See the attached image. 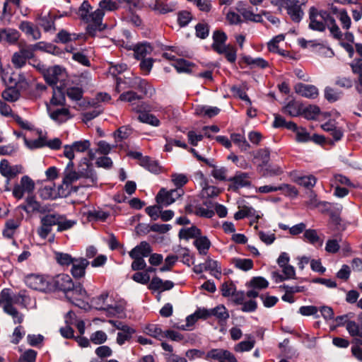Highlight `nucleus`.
<instances>
[{
  "label": "nucleus",
  "mask_w": 362,
  "mask_h": 362,
  "mask_svg": "<svg viewBox=\"0 0 362 362\" xmlns=\"http://www.w3.org/2000/svg\"><path fill=\"white\" fill-rule=\"evenodd\" d=\"M201 235V230L193 226L189 228H183L179 231V237L182 239L197 238Z\"/></svg>",
  "instance_id": "38"
},
{
  "label": "nucleus",
  "mask_w": 362,
  "mask_h": 362,
  "mask_svg": "<svg viewBox=\"0 0 362 362\" xmlns=\"http://www.w3.org/2000/svg\"><path fill=\"white\" fill-rule=\"evenodd\" d=\"M41 226L37 229V234L42 239H46L52 231V227L55 226L52 214L43 216L40 220Z\"/></svg>",
  "instance_id": "15"
},
{
  "label": "nucleus",
  "mask_w": 362,
  "mask_h": 362,
  "mask_svg": "<svg viewBox=\"0 0 362 362\" xmlns=\"http://www.w3.org/2000/svg\"><path fill=\"white\" fill-rule=\"evenodd\" d=\"M151 7L153 10L162 14L171 12L174 10L173 6L166 4L160 1H156L155 3L151 5Z\"/></svg>",
  "instance_id": "53"
},
{
  "label": "nucleus",
  "mask_w": 362,
  "mask_h": 362,
  "mask_svg": "<svg viewBox=\"0 0 362 362\" xmlns=\"http://www.w3.org/2000/svg\"><path fill=\"white\" fill-rule=\"evenodd\" d=\"M86 214L87 216L88 219L90 221H98V220L104 221L107 218V216L109 215L108 213L105 212L100 209L90 210V211L86 212Z\"/></svg>",
  "instance_id": "50"
},
{
  "label": "nucleus",
  "mask_w": 362,
  "mask_h": 362,
  "mask_svg": "<svg viewBox=\"0 0 362 362\" xmlns=\"http://www.w3.org/2000/svg\"><path fill=\"white\" fill-rule=\"evenodd\" d=\"M134 56L137 59H144L153 51L151 46L148 43H142L136 45L134 47Z\"/></svg>",
  "instance_id": "35"
},
{
  "label": "nucleus",
  "mask_w": 362,
  "mask_h": 362,
  "mask_svg": "<svg viewBox=\"0 0 362 362\" xmlns=\"http://www.w3.org/2000/svg\"><path fill=\"white\" fill-rule=\"evenodd\" d=\"M132 129L127 126H123L119 128L117 132L114 133V136L117 141H122L127 139L132 134Z\"/></svg>",
  "instance_id": "63"
},
{
  "label": "nucleus",
  "mask_w": 362,
  "mask_h": 362,
  "mask_svg": "<svg viewBox=\"0 0 362 362\" xmlns=\"http://www.w3.org/2000/svg\"><path fill=\"white\" fill-rule=\"evenodd\" d=\"M139 112L138 119L142 122L150 124L153 127H158L160 125L159 119L153 115L149 114L146 112H142L136 110Z\"/></svg>",
  "instance_id": "37"
},
{
  "label": "nucleus",
  "mask_w": 362,
  "mask_h": 362,
  "mask_svg": "<svg viewBox=\"0 0 362 362\" xmlns=\"http://www.w3.org/2000/svg\"><path fill=\"white\" fill-rule=\"evenodd\" d=\"M55 19L56 16L52 15L50 12H48L45 14L39 15L36 18V21L43 28L45 32H54L56 30Z\"/></svg>",
  "instance_id": "16"
},
{
  "label": "nucleus",
  "mask_w": 362,
  "mask_h": 362,
  "mask_svg": "<svg viewBox=\"0 0 362 362\" xmlns=\"http://www.w3.org/2000/svg\"><path fill=\"white\" fill-rule=\"evenodd\" d=\"M22 166L19 165H10L8 161L6 159H3L0 163V173L5 177H6L5 190L9 191L8 185L10 182V179L16 177L18 173L22 171Z\"/></svg>",
  "instance_id": "8"
},
{
  "label": "nucleus",
  "mask_w": 362,
  "mask_h": 362,
  "mask_svg": "<svg viewBox=\"0 0 362 362\" xmlns=\"http://www.w3.org/2000/svg\"><path fill=\"white\" fill-rule=\"evenodd\" d=\"M215 205H187L185 211L198 216L210 218L214 216Z\"/></svg>",
  "instance_id": "12"
},
{
  "label": "nucleus",
  "mask_w": 362,
  "mask_h": 362,
  "mask_svg": "<svg viewBox=\"0 0 362 362\" xmlns=\"http://www.w3.org/2000/svg\"><path fill=\"white\" fill-rule=\"evenodd\" d=\"M303 237L305 240H306L312 245H322V240H320L317 231L314 229L305 230L303 234Z\"/></svg>",
  "instance_id": "47"
},
{
  "label": "nucleus",
  "mask_w": 362,
  "mask_h": 362,
  "mask_svg": "<svg viewBox=\"0 0 362 362\" xmlns=\"http://www.w3.org/2000/svg\"><path fill=\"white\" fill-rule=\"evenodd\" d=\"M18 28L26 35L30 36L34 40L41 38L42 35L39 28L29 21L21 22Z\"/></svg>",
  "instance_id": "22"
},
{
  "label": "nucleus",
  "mask_w": 362,
  "mask_h": 362,
  "mask_svg": "<svg viewBox=\"0 0 362 362\" xmlns=\"http://www.w3.org/2000/svg\"><path fill=\"white\" fill-rule=\"evenodd\" d=\"M49 116L53 120L59 123L64 122L71 117L67 108H59L53 111L49 110Z\"/></svg>",
  "instance_id": "32"
},
{
  "label": "nucleus",
  "mask_w": 362,
  "mask_h": 362,
  "mask_svg": "<svg viewBox=\"0 0 362 362\" xmlns=\"http://www.w3.org/2000/svg\"><path fill=\"white\" fill-rule=\"evenodd\" d=\"M233 263L236 268L245 272L250 270L253 267V262L250 259L235 258L233 259Z\"/></svg>",
  "instance_id": "48"
},
{
  "label": "nucleus",
  "mask_w": 362,
  "mask_h": 362,
  "mask_svg": "<svg viewBox=\"0 0 362 362\" xmlns=\"http://www.w3.org/2000/svg\"><path fill=\"white\" fill-rule=\"evenodd\" d=\"M81 177L78 175V173L74 170H64V177L62 180V184L61 185H63L64 188H69L71 190V188L69 186L74 182L79 180Z\"/></svg>",
  "instance_id": "36"
},
{
  "label": "nucleus",
  "mask_w": 362,
  "mask_h": 362,
  "mask_svg": "<svg viewBox=\"0 0 362 362\" xmlns=\"http://www.w3.org/2000/svg\"><path fill=\"white\" fill-rule=\"evenodd\" d=\"M71 273L76 279L83 277L86 274V269L89 264V262L85 258L75 259L72 262Z\"/></svg>",
  "instance_id": "20"
},
{
  "label": "nucleus",
  "mask_w": 362,
  "mask_h": 362,
  "mask_svg": "<svg viewBox=\"0 0 362 362\" xmlns=\"http://www.w3.org/2000/svg\"><path fill=\"white\" fill-rule=\"evenodd\" d=\"M303 106L302 105L296 101H291L286 105L283 112L291 117H297L301 115Z\"/></svg>",
  "instance_id": "34"
},
{
  "label": "nucleus",
  "mask_w": 362,
  "mask_h": 362,
  "mask_svg": "<svg viewBox=\"0 0 362 362\" xmlns=\"http://www.w3.org/2000/svg\"><path fill=\"white\" fill-rule=\"evenodd\" d=\"M174 286V283L171 281L166 280L163 281L159 277L155 276L153 277L148 286V288L153 291H168L173 288Z\"/></svg>",
  "instance_id": "26"
},
{
  "label": "nucleus",
  "mask_w": 362,
  "mask_h": 362,
  "mask_svg": "<svg viewBox=\"0 0 362 362\" xmlns=\"http://www.w3.org/2000/svg\"><path fill=\"white\" fill-rule=\"evenodd\" d=\"M294 182L306 188H310L315 185L316 178L313 175L297 176L294 178Z\"/></svg>",
  "instance_id": "44"
},
{
  "label": "nucleus",
  "mask_w": 362,
  "mask_h": 362,
  "mask_svg": "<svg viewBox=\"0 0 362 362\" xmlns=\"http://www.w3.org/2000/svg\"><path fill=\"white\" fill-rule=\"evenodd\" d=\"M43 205H20L17 207V210L25 211L28 215L32 216L36 213H45V209H43Z\"/></svg>",
  "instance_id": "49"
},
{
  "label": "nucleus",
  "mask_w": 362,
  "mask_h": 362,
  "mask_svg": "<svg viewBox=\"0 0 362 362\" xmlns=\"http://www.w3.org/2000/svg\"><path fill=\"white\" fill-rule=\"evenodd\" d=\"M99 6L100 8L102 9L103 11H113L121 8L119 0L115 1L112 0H103L100 2Z\"/></svg>",
  "instance_id": "52"
},
{
  "label": "nucleus",
  "mask_w": 362,
  "mask_h": 362,
  "mask_svg": "<svg viewBox=\"0 0 362 362\" xmlns=\"http://www.w3.org/2000/svg\"><path fill=\"white\" fill-rule=\"evenodd\" d=\"M233 182V185L229 187V189L236 190L240 187L250 186L251 184L249 175L245 173H240L230 179Z\"/></svg>",
  "instance_id": "27"
},
{
  "label": "nucleus",
  "mask_w": 362,
  "mask_h": 362,
  "mask_svg": "<svg viewBox=\"0 0 362 362\" xmlns=\"http://www.w3.org/2000/svg\"><path fill=\"white\" fill-rule=\"evenodd\" d=\"M220 193V189L214 186L206 185L202 190V196L204 198H212L217 197Z\"/></svg>",
  "instance_id": "58"
},
{
  "label": "nucleus",
  "mask_w": 362,
  "mask_h": 362,
  "mask_svg": "<svg viewBox=\"0 0 362 362\" xmlns=\"http://www.w3.org/2000/svg\"><path fill=\"white\" fill-rule=\"evenodd\" d=\"M151 252L150 245L143 241L129 252V256L131 258H144L148 257Z\"/></svg>",
  "instance_id": "25"
},
{
  "label": "nucleus",
  "mask_w": 362,
  "mask_h": 362,
  "mask_svg": "<svg viewBox=\"0 0 362 362\" xmlns=\"http://www.w3.org/2000/svg\"><path fill=\"white\" fill-rule=\"evenodd\" d=\"M341 95V92L338 91L333 88L326 87L325 89V97L329 102L338 100Z\"/></svg>",
  "instance_id": "61"
},
{
  "label": "nucleus",
  "mask_w": 362,
  "mask_h": 362,
  "mask_svg": "<svg viewBox=\"0 0 362 362\" xmlns=\"http://www.w3.org/2000/svg\"><path fill=\"white\" fill-rule=\"evenodd\" d=\"M91 6L89 3L86 1H84L78 11V15L82 21L85 22L90 21V17H88V16L90 15L89 12Z\"/></svg>",
  "instance_id": "55"
},
{
  "label": "nucleus",
  "mask_w": 362,
  "mask_h": 362,
  "mask_svg": "<svg viewBox=\"0 0 362 362\" xmlns=\"http://www.w3.org/2000/svg\"><path fill=\"white\" fill-rule=\"evenodd\" d=\"M249 286L253 288L262 290L269 286V281L262 276H255L250 281Z\"/></svg>",
  "instance_id": "51"
},
{
  "label": "nucleus",
  "mask_w": 362,
  "mask_h": 362,
  "mask_svg": "<svg viewBox=\"0 0 362 362\" xmlns=\"http://www.w3.org/2000/svg\"><path fill=\"white\" fill-rule=\"evenodd\" d=\"M90 303L95 309L105 310L107 316L122 317L124 313V306L106 293L93 298Z\"/></svg>",
  "instance_id": "2"
},
{
  "label": "nucleus",
  "mask_w": 362,
  "mask_h": 362,
  "mask_svg": "<svg viewBox=\"0 0 362 362\" xmlns=\"http://www.w3.org/2000/svg\"><path fill=\"white\" fill-rule=\"evenodd\" d=\"M58 41L62 43H66L72 40H76L78 35L75 33H69L65 30H60L57 34Z\"/></svg>",
  "instance_id": "60"
},
{
  "label": "nucleus",
  "mask_w": 362,
  "mask_h": 362,
  "mask_svg": "<svg viewBox=\"0 0 362 362\" xmlns=\"http://www.w3.org/2000/svg\"><path fill=\"white\" fill-rule=\"evenodd\" d=\"M184 190L182 188L167 190L161 188L156 197L157 204H173L184 200Z\"/></svg>",
  "instance_id": "6"
},
{
  "label": "nucleus",
  "mask_w": 362,
  "mask_h": 362,
  "mask_svg": "<svg viewBox=\"0 0 362 362\" xmlns=\"http://www.w3.org/2000/svg\"><path fill=\"white\" fill-rule=\"evenodd\" d=\"M104 14V11L100 8H98L94 12L90 13L88 16L90 21L87 26V31L89 35H94L97 30L100 31L104 29L105 25L102 24Z\"/></svg>",
  "instance_id": "9"
},
{
  "label": "nucleus",
  "mask_w": 362,
  "mask_h": 362,
  "mask_svg": "<svg viewBox=\"0 0 362 362\" xmlns=\"http://www.w3.org/2000/svg\"><path fill=\"white\" fill-rule=\"evenodd\" d=\"M306 0H286L285 8L288 14L295 22H299L303 16L301 6L304 5Z\"/></svg>",
  "instance_id": "10"
},
{
  "label": "nucleus",
  "mask_w": 362,
  "mask_h": 362,
  "mask_svg": "<svg viewBox=\"0 0 362 362\" xmlns=\"http://www.w3.org/2000/svg\"><path fill=\"white\" fill-rule=\"evenodd\" d=\"M205 358L214 359L218 362H237V359L230 351L223 349H213L207 352Z\"/></svg>",
  "instance_id": "11"
},
{
  "label": "nucleus",
  "mask_w": 362,
  "mask_h": 362,
  "mask_svg": "<svg viewBox=\"0 0 362 362\" xmlns=\"http://www.w3.org/2000/svg\"><path fill=\"white\" fill-rule=\"evenodd\" d=\"M141 165L153 173H159L161 170L158 163L148 156H145V158L142 159Z\"/></svg>",
  "instance_id": "42"
},
{
  "label": "nucleus",
  "mask_w": 362,
  "mask_h": 362,
  "mask_svg": "<svg viewBox=\"0 0 362 362\" xmlns=\"http://www.w3.org/2000/svg\"><path fill=\"white\" fill-rule=\"evenodd\" d=\"M194 245L202 255H206L211 247V241L206 236L200 235L194 240Z\"/></svg>",
  "instance_id": "29"
},
{
  "label": "nucleus",
  "mask_w": 362,
  "mask_h": 362,
  "mask_svg": "<svg viewBox=\"0 0 362 362\" xmlns=\"http://www.w3.org/2000/svg\"><path fill=\"white\" fill-rule=\"evenodd\" d=\"M86 296L87 292L81 284H74V288L66 294V298L78 307H81V300Z\"/></svg>",
  "instance_id": "13"
},
{
  "label": "nucleus",
  "mask_w": 362,
  "mask_h": 362,
  "mask_svg": "<svg viewBox=\"0 0 362 362\" xmlns=\"http://www.w3.org/2000/svg\"><path fill=\"white\" fill-rule=\"evenodd\" d=\"M243 59L244 62L250 66L252 68L264 69L269 66V63L263 58H252L250 56H245Z\"/></svg>",
  "instance_id": "39"
},
{
  "label": "nucleus",
  "mask_w": 362,
  "mask_h": 362,
  "mask_svg": "<svg viewBox=\"0 0 362 362\" xmlns=\"http://www.w3.org/2000/svg\"><path fill=\"white\" fill-rule=\"evenodd\" d=\"M62 74V69L59 66H54L47 69L44 72V78L49 85H56Z\"/></svg>",
  "instance_id": "23"
},
{
  "label": "nucleus",
  "mask_w": 362,
  "mask_h": 362,
  "mask_svg": "<svg viewBox=\"0 0 362 362\" xmlns=\"http://www.w3.org/2000/svg\"><path fill=\"white\" fill-rule=\"evenodd\" d=\"M25 283L31 289L45 292L49 289L48 277L41 274H31L25 278Z\"/></svg>",
  "instance_id": "7"
},
{
  "label": "nucleus",
  "mask_w": 362,
  "mask_h": 362,
  "mask_svg": "<svg viewBox=\"0 0 362 362\" xmlns=\"http://www.w3.org/2000/svg\"><path fill=\"white\" fill-rule=\"evenodd\" d=\"M236 9L247 21H250L257 23L262 21V18L260 14H255L252 10V8L247 6L245 4H244L242 1H239L237 4Z\"/></svg>",
  "instance_id": "17"
},
{
  "label": "nucleus",
  "mask_w": 362,
  "mask_h": 362,
  "mask_svg": "<svg viewBox=\"0 0 362 362\" xmlns=\"http://www.w3.org/2000/svg\"><path fill=\"white\" fill-rule=\"evenodd\" d=\"M76 172L78 173L81 178H89L92 183H95L97 180V175L94 170L92 168V164L86 158L81 160V162L78 165V170Z\"/></svg>",
  "instance_id": "14"
},
{
  "label": "nucleus",
  "mask_w": 362,
  "mask_h": 362,
  "mask_svg": "<svg viewBox=\"0 0 362 362\" xmlns=\"http://www.w3.org/2000/svg\"><path fill=\"white\" fill-rule=\"evenodd\" d=\"M132 87L139 90L145 95H152L154 93V89L148 84V83L139 77L134 78L132 81Z\"/></svg>",
  "instance_id": "28"
},
{
  "label": "nucleus",
  "mask_w": 362,
  "mask_h": 362,
  "mask_svg": "<svg viewBox=\"0 0 362 362\" xmlns=\"http://www.w3.org/2000/svg\"><path fill=\"white\" fill-rule=\"evenodd\" d=\"M55 225L57 226V232H63L72 228L76 225L77 221L68 219L64 215L52 214Z\"/></svg>",
  "instance_id": "19"
},
{
  "label": "nucleus",
  "mask_w": 362,
  "mask_h": 362,
  "mask_svg": "<svg viewBox=\"0 0 362 362\" xmlns=\"http://www.w3.org/2000/svg\"><path fill=\"white\" fill-rule=\"evenodd\" d=\"M346 328L351 336L362 338V322L361 325H358L354 321H349L346 323Z\"/></svg>",
  "instance_id": "43"
},
{
  "label": "nucleus",
  "mask_w": 362,
  "mask_h": 362,
  "mask_svg": "<svg viewBox=\"0 0 362 362\" xmlns=\"http://www.w3.org/2000/svg\"><path fill=\"white\" fill-rule=\"evenodd\" d=\"M230 139L231 141L238 146L241 151H247L250 148V144L243 135L240 134H232Z\"/></svg>",
  "instance_id": "41"
},
{
  "label": "nucleus",
  "mask_w": 362,
  "mask_h": 362,
  "mask_svg": "<svg viewBox=\"0 0 362 362\" xmlns=\"http://www.w3.org/2000/svg\"><path fill=\"white\" fill-rule=\"evenodd\" d=\"M55 258L57 262L62 266H69L71 264L75 259L72 258L70 255L63 252H56Z\"/></svg>",
  "instance_id": "59"
},
{
  "label": "nucleus",
  "mask_w": 362,
  "mask_h": 362,
  "mask_svg": "<svg viewBox=\"0 0 362 362\" xmlns=\"http://www.w3.org/2000/svg\"><path fill=\"white\" fill-rule=\"evenodd\" d=\"M262 216V214L259 211H255L252 207L243 205L242 207H239V211L234 214V218L235 220H240L245 217H254L257 221Z\"/></svg>",
  "instance_id": "24"
},
{
  "label": "nucleus",
  "mask_w": 362,
  "mask_h": 362,
  "mask_svg": "<svg viewBox=\"0 0 362 362\" xmlns=\"http://www.w3.org/2000/svg\"><path fill=\"white\" fill-rule=\"evenodd\" d=\"M173 66L177 72H188L191 70V64L184 59H177L173 63Z\"/></svg>",
  "instance_id": "62"
},
{
  "label": "nucleus",
  "mask_w": 362,
  "mask_h": 362,
  "mask_svg": "<svg viewBox=\"0 0 362 362\" xmlns=\"http://www.w3.org/2000/svg\"><path fill=\"white\" fill-rule=\"evenodd\" d=\"M211 316H214L218 321L224 322L229 317V314L226 307L223 305H218L211 309Z\"/></svg>",
  "instance_id": "40"
},
{
  "label": "nucleus",
  "mask_w": 362,
  "mask_h": 362,
  "mask_svg": "<svg viewBox=\"0 0 362 362\" xmlns=\"http://www.w3.org/2000/svg\"><path fill=\"white\" fill-rule=\"evenodd\" d=\"M34 189V181L28 175H24L21 178L20 182L14 186L12 193L17 199H21L25 194H28L27 204H37L35 197L32 194Z\"/></svg>",
  "instance_id": "3"
},
{
  "label": "nucleus",
  "mask_w": 362,
  "mask_h": 362,
  "mask_svg": "<svg viewBox=\"0 0 362 362\" xmlns=\"http://www.w3.org/2000/svg\"><path fill=\"white\" fill-rule=\"evenodd\" d=\"M70 194L69 188L59 185L56 189L54 184L44 185L38 189V194L43 200H54L57 198L66 197Z\"/></svg>",
  "instance_id": "5"
},
{
  "label": "nucleus",
  "mask_w": 362,
  "mask_h": 362,
  "mask_svg": "<svg viewBox=\"0 0 362 362\" xmlns=\"http://www.w3.org/2000/svg\"><path fill=\"white\" fill-rule=\"evenodd\" d=\"M30 303V297L24 293L11 295L9 289H4L0 293V306L5 313L12 317L15 324H20L23 320V315L18 311L16 305L26 308Z\"/></svg>",
  "instance_id": "1"
},
{
  "label": "nucleus",
  "mask_w": 362,
  "mask_h": 362,
  "mask_svg": "<svg viewBox=\"0 0 362 362\" xmlns=\"http://www.w3.org/2000/svg\"><path fill=\"white\" fill-rule=\"evenodd\" d=\"M1 95L6 101L15 102L19 98L20 93L14 88H9L4 90Z\"/></svg>",
  "instance_id": "54"
},
{
  "label": "nucleus",
  "mask_w": 362,
  "mask_h": 362,
  "mask_svg": "<svg viewBox=\"0 0 362 362\" xmlns=\"http://www.w3.org/2000/svg\"><path fill=\"white\" fill-rule=\"evenodd\" d=\"M320 108L316 105H308V107H303L302 113L304 117L307 119H315L320 114Z\"/></svg>",
  "instance_id": "46"
},
{
  "label": "nucleus",
  "mask_w": 362,
  "mask_h": 362,
  "mask_svg": "<svg viewBox=\"0 0 362 362\" xmlns=\"http://www.w3.org/2000/svg\"><path fill=\"white\" fill-rule=\"evenodd\" d=\"M294 89L296 93L308 98H315L319 94L317 88L313 85L299 83L295 86Z\"/></svg>",
  "instance_id": "18"
},
{
  "label": "nucleus",
  "mask_w": 362,
  "mask_h": 362,
  "mask_svg": "<svg viewBox=\"0 0 362 362\" xmlns=\"http://www.w3.org/2000/svg\"><path fill=\"white\" fill-rule=\"evenodd\" d=\"M334 21L327 12L320 11L312 7L310 9V23L309 28L313 30L322 32L325 30L327 25H330Z\"/></svg>",
  "instance_id": "4"
},
{
  "label": "nucleus",
  "mask_w": 362,
  "mask_h": 362,
  "mask_svg": "<svg viewBox=\"0 0 362 362\" xmlns=\"http://www.w3.org/2000/svg\"><path fill=\"white\" fill-rule=\"evenodd\" d=\"M121 8L132 11L134 8H141L143 3L141 0H119Z\"/></svg>",
  "instance_id": "57"
},
{
  "label": "nucleus",
  "mask_w": 362,
  "mask_h": 362,
  "mask_svg": "<svg viewBox=\"0 0 362 362\" xmlns=\"http://www.w3.org/2000/svg\"><path fill=\"white\" fill-rule=\"evenodd\" d=\"M250 340L243 341L234 347V349L237 352H244L250 351L255 346V340L252 337H249Z\"/></svg>",
  "instance_id": "56"
},
{
  "label": "nucleus",
  "mask_w": 362,
  "mask_h": 362,
  "mask_svg": "<svg viewBox=\"0 0 362 362\" xmlns=\"http://www.w3.org/2000/svg\"><path fill=\"white\" fill-rule=\"evenodd\" d=\"M135 332V330L127 326V327H124V329L122 330V332H118L117 335V343L119 345H122L125 343L126 341L129 340L132 334Z\"/></svg>",
  "instance_id": "45"
},
{
  "label": "nucleus",
  "mask_w": 362,
  "mask_h": 362,
  "mask_svg": "<svg viewBox=\"0 0 362 362\" xmlns=\"http://www.w3.org/2000/svg\"><path fill=\"white\" fill-rule=\"evenodd\" d=\"M37 351L33 349L26 350L19 358L18 362H35Z\"/></svg>",
  "instance_id": "64"
},
{
  "label": "nucleus",
  "mask_w": 362,
  "mask_h": 362,
  "mask_svg": "<svg viewBox=\"0 0 362 362\" xmlns=\"http://www.w3.org/2000/svg\"><path fill=\"white\" fill-rule=\"evenodd\" d=\"M226 39V35L223 32L216 30L213 34L212 48L216 52H222V48L226 46L225 45Z\"/></svg>",
  "instance_id": "30"
},
{
  "label": "nucleus",
  "mask_w": 362,
  "mask_h": 362,
  "mask_svg": "<svg viewBox=\"0 0 362 362\" xmlns=\"http://www.w3.org/2000/svg\"><path fill=\"white\" fill-rule=\"evenodd\" d=\"M56 287L61 291L66 293V295L69 293L71 288H74V282L71 278L65 274H59L54 281Z\"/></svg>",
  "instance_id": "21"
},
{
  "label": "nucleus",
  "mask_w": 362,
  "mask_h": 362,
  "mask_svg": "<svg viewBox=\"0 0 362 362\" xmlns=\"http://www.w3.org/2000/svg\"><path fill=\"white\" fill-rule=\"evenodd\" d=\"M144 332L160 341L164 339V332L161 329L159 325L155 324H150L145 327Z\"/></svg>",
  "instance_id": "33"
},
{
  "label": "nucleus",
  "mask_w": 362,
  "mask_h": 362,
  "mask_svg": "<svg viewBox=\"0 0 362 362\" xmlns=\"http://www.w3.org/2000/svg\"><path fill=\"white\" fill-rule=\"evenodd\" d=\"M351 67L354 74H358V83L356 86L358 93L362 96V59H355L351 64Z\"/></svg>",
  "instance_id": "31"
}]
</instances>
